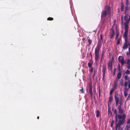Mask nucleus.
I'll return each mask as SVG.
<instances>
[{"instance_id": "nucleus-48", "label": "nucleus", "mask_w": 130, "mask_h": 130, "mask_svg": "<svg viewBox=\"0 0 130 130\" xmlns=\"http://www.w3.org/2000/svg\"><path fill=\"white\" fill-rule=\"evenodd\" d=\"M120 41H119V40H118L117 42V45H118L119 44H120Z\"/></svg>"}, {"instance_id": "nucleus-37", "label": "nucleus", "mask_w": 130, "mask_h": 130, "mask_svg": "<svg viewBox=\"0 0 130 130\" xmlns=\"http://www.w3.org/2000/svg\"><path fill=\"white\" fill-rule=\"evenodd\" d=\"M118 118L119 119H121V118H122V116L121 115H118Z\"/></svg>"}, {"instance_id": "nucleus-5", "label": "nucleus", "mask_w": 130, "mask_h": 130, "mask_svg": "<svg viewBox=\"0 0 130 130\" xmlns=\"http://www.w3.org/2000/svg\"><path fill=\"white\" fill-rule=\"evenodd\" d=\"M118 59L119 61L121 63V66L124 65L125 62L124 61V58L122 56H120L119 57Z\"/></svg>"}, {"instance_id": "nucleus-60", "label": "nucleus", "mask_w": 130, "mask_h": 130, "mask_svg": "<svg viewBox=\"0 0 130 130\" xmlns=\"http://www.w3.org/2000/svg\"><path fill=\"white\" fill-rule=\"evenodd\" d=\"M121 37L119 38L118 40H119V41H120V40H121Z\"/></svg>"}, {"instance_id": "nucleus-21", "label": "nucleus", "mask_w": 130, "mask_h": 130, "mask_svg": "<svg viewBox=\"0 0 130 130\" xmlns=\"http://www.w3.org/2000/svg\"><path fill=\"white\" fill-rule=\"evenodd\" d=\"M89 71L90 72V74H92V72H93V68H91V69L89 70Z\"/></svg>"}, {"instance_id": "nucleus-12", "label": "nucleus", "mask_w": 130, "mask_h": 130, "mask_svg": "<svg viewBox=\"0 0 130 130\" xmlns=\"http://www.w3.org/2000/svg\"><path fill=\"white\" fill-rule=\"evenodd\" d=\"M128 46V43H125L123 44L122 48L124 49H126L127 48Z\"/></svg>"}, {"instance_id": "nucleus-44", "label": "nucleus", "mask_w": 130, "mask_h": 130, "mask_svg": "<svg viewBox=\"0 0 130 130\" xmlns=\"http://www.w3.org/2000/svg\"><path fill=\"white\" fill-rule=\"evenodd\" d=\"M124 86L126 87L127 85V84L126 81L125 82L124 84Z\"/></svg>"}, {"instance_id": "nucleus-25", "label": "nucleus", "mask_w": 130, "mask_h": 130, "mask_svg": "<svg viewBox=\"0 0 130 130\" xmlns=\"http://www.w3.org/2000/svg\"><path fill=\"white\" fill-rule=\"evenodd\" d=\"M126 6H128L129 4V1L128 0H126Z\"/></svg>"}, {"instance_id": "nucleus-51", "label": "nucleus", "mask_w": 130, "mask_h": 130, "mask_svg": "<svg viewBox=\"0 0 130 130\" xmlns=\"http://www.w3.org/2000/svg\"><path fill=\"white\" fill-rule=\"evenodd\" d=\"M130 55V52H127L126 53V55Z\"/></svg>"}, {"instance_id": "nucleus-26", "label": "nucleus", "mask_w": 130, "mask_h": 130, "mask_svg": "<svg viewBox=\"0 0 130 130\" xmlns=\"http://www.w3.org/2000/svg\"><path fill=\"white\" fill-rule=\"evenodd\" d=\"M92 64L91 63H88V66L89 68H92Z\"/></svg>"}, {"instance_id": "nucleus-57", "label": "nucleus", "mask_w": 130, "mask_h": 130, "mask_svg": "<svg viewBox=\"0 0 130 130\" xmlns=\"http://www.w3.org/2000/svg\"><path fill=\"white\" fill-rule=\"evenodd\" d=\"M127 11V10H125V11H124V13H126V12Z\"/></svg>"}, {"instance_id": "nucleus-43", "label": "nucleus", "mask_w": 130, "mask_h": 130, "mask_svg": "<svg viewBox=\"0 0 130 130\" xmlns=\"http://www.w3.org/2000/svg\"><path fill=\"white\" fill-rule=\"evenodd\" d=\"M125 43H127V38H125Z\"/></svg>"}, {"instance_id": "nucleus-54", "label": "nucleus", "mask_w": 130, "mask_h": 130, "mask_svg": "<svg viewBox=\"0 0 130 130\" xmlns=\"http://www.w3.org/2000/svg\"><path fill=\"white\" fill-rule=\"evenodd\" d=\"M127 68L128 69H130V64L129 65H128V66H127Z\"/></svg>"}, {"instance_id": "nucleus-20", "label": "nucleus", "mask_w": 130, "mask_h": 130, "mask_svg": "<svg viewBox=\"0 0 130 130\" xmlns=\"http://www.w3.org/2000/svg\"><path fill=\"white\" fill-rule=\"evenodd\" d=\"M118 123L119 124H120V125H121L123 124V122L122 120H120L119 121Z\"/></svg>"}, {"instance_id": "nucleus-32", "label": "nucleus", "mask_w": 130, "mask_h": 130, "mask_svg": "<svg viewBox=\"0 0 130 130\" xmlns=\"http://www.w3.org/2000/svg\"><path fill=\"white\" fill-rule=\"evenodd\" d=\"M118 69L119 71L120 72L121 71L120 65V64H118Z\"/></svg>"}, {"instance_id": "nucleus-8", "label": "nucleus", "mask_w": 130, "mask_h": 130, "mask_svg": "<svg viewBox=\"0 0 130 130\" xmlns=\"http://www.w3.org/2000/svg\"><path fill=\"white\" fill-rule=\"evenodd\" d=\"M108 66L109 68H110V70H111L112 68V61L110 60L108 63Z\"/></svg>"}, {"instance_id": "nucleus-45", "label": "nucleus", "mask_w": 130, "mask_h": 130, "mask_svg": "<svg viewBox=\"0 0 130 130\" xmlns=\"http://www.w3.org/2000/svg\"><path fill=\"white\" fill-rule=\"evenodd\" d=\"M130 62V60L129 59H127V61L126 63L127 64H129Z\"/></svg>"}, {"instance_id": "nucleus-9", "label": "nucleus", "mask_w": 130, "mask_h": 130, "mask_svg": "<svg viewBox=\"0 0 130 130\" xmlns=\"http://www.w3.org/2000/svg\"><path fill=\"white\" fill-rule=\"evenodd\" d=\"M115 100L116 102V106H117L119 103V98L118 97L116 96V95L114 96Z\"/></svg>"}, {"instance_id": "nucleus-19", "label": "nucleus", "mask_w": 130, "mask_h": 130, "mask_svg": "<svg viewBox=\"0 0 130 130\" xmlns=\"http://www.w3.org/2000/svg\"><path fill=\"white\" fill-rule=\"evenodd\" d=\"M128 23H124V26L125 27V29H128L129 28V26L128 25Z\"/></svg>"}, {"instance_id": "nucleus-30", "label": "nucleus", "mask_w": 130, "mask_h": 130, "mask_svg": "<svg viewBox=\"0 0 130 130\" xmlns=\"http://www.w3.org/2000/svg\"><path fill=\"white\" fill-rule=\"evenodd\" d=\"M114 90L113 89H112L111 90L110 92V95H112L113 92L114 91Z\"/></svg>"}, {"instance_id": "nucleus-1", "label": "nucleus", "mask_w": 130, "mask_h": 130, "mask_svg": "<svg viewBox=\"0 0 130 130\" xmlns=\"http://www.w3.org/2000/svg\"><path fill=\"white\" fill-rule=\"evenodd\" d=\"M110 6L108 5L106 6L105 9L103 10L101 13V19H102L104 17H106V15L108 16V17H109L110 15Z\"/></svg>"}, {"instance_id": "nucleus-64", "label": "nucleus", "mask_w": 130, "mask_h": 130, "mask_svg": "<svg viewBox=\"0 0 130 130\" xmlns=\"http://www.w3.org/2000/svg\"><path fill=\"white\" fill-rule=\"evenodd\" d=\"M128 45H130V42H128Z\"/></svg>"}, {"instance_id": "nucleus-47", "label": "nucleus", "mask_w": 130, "mask_h": 130, "mask_svg": "<svg viewBox=\"0 0 130 130\" xmlns=\"http://www.w3.org/2000/svg\"><path fill=\"white\" fill-rule=\"evenodd\" d=\"M130 123V119L128 120L127 121V124H129Z\"/></svg>"}, {"instance_id": "nucleus-14", "label": "nucleus", "mask_w": 130, "mask_h": 130, "mask_svg": "<svg viewBox=\"0 0 130 130\" xmlns=\"http://www.w3.org/2000/svg\"><path fill=\"white\" fill-rule=\"evenodd\" d=\"M108 114L109 116L111 117L112 115V112L111 110H110L109 108H108Z\"/></svg>"}, {"instance_id": "nucleus-38", "label": "nucleus", "mask_w": 130, "mask_h": 130, "mask_svg": "<svg viewBox=\"0 0 130 130\" xmlns=\"http://www.w3.org/2000/svg\"><path fill=\"white\" fill-rule=\"evenodd\" d=\"M80 90L82 93L84 92V91L83 90V88H82L81 89H80Z\"/></svg>"}, {"instance_id": "nucleus-16", "label": "nucleus", "mask_w": 130, "mask_h": 130, "mask_svg": "<svg viewBox=\"0 0 130 130\" xmlns=\"http://www.w3.org/2000/svg\"><path fill=\"white\" fill-rule=\"evenodd\" d=\"M120 125L118 123H116V129L117 130L118 129V128H119V129H120L121 127Z\"/></svg>"}, {"instance_id": "nucleus-41", "label": "nucleus", "mask_w": 130, "mask_h": 130, "mask_svg": "<svg viewBox=\"0 0 130 130\" xmlns=\"http://www.w3.org/2000/svg\"><path fill=\"white\" fill-rule=\"evenodd\" d=\"M118 121V119H117V115H116V120H115V122L116 123H117Z\"/></svg>"}, {"instance_id": "nucleus-62", "label": "nucleus", "mask_w": 130, "mask_h": 130, "mask_svg": "<svg viewBox=\"0 0 130 130\" xmlns=\"http://www.w3.org/2000/svg\"><path fill=\"white\" fill-rule=\"evenodd\" d=\"M118 38V37H116V39H115L116 40Z\"/></svg>"}, {"instance_id": "nucleus-27", "label": "nucleus", "mask_w": 130, "mask_h": 130, "mask_svg": "<svg viewBox=\"0 0 130 130\" xmlns=\"http://www.w3.org/2000/svg\"><path fill=\"white\" fill-rule=\"evenodd\" d=\"M53 19L52 18L48 17L47 18V20L49 21H52L53 20Z\"/></svg>"}, {"instance_id": "nucleus-53", "label": "nucleus", "mask_w": 130, "mask_h": 130, "mask_svg": "<svg viewBox=\"0 0 130 130\" xmlns=\"http://www.w3.org/2000/svg\"><path fill=\"white\" fill-rule=\"evenodd\" d=\"M130 98V95H129L128 96L127 99V100H129Z\"/></svg>"}, {"instance_id": "nucleus-59", "label": "nucleus", "mask_w": 130, "mask_h": 130, "mask_svg": "<svg viewBox=\"0 0 130 130\" xmlns=\"http://www.w3.org/2000/svg\"><path fill=\"white\" fill-rule=\"evenodd\" d=\"M102 56H104V53H103V52L102 53V55H101Z\"/></svg>"}, {"instance_id": "nucleus-39", "label": "nucleus", "mask_w": 130, "mask_h": 130, "mask_svg": "<svg viewBox=\"0 0 130 130\" xmlns=\"http://www.w3.org/2000/svg\"><path fill=\"white\" fill-rule=\"evenodd\" d=\"M109 102H111V101L112 100V97L111 96H110L109 98Z\"/></svg>"}, {"instance_id": "nucleus-28", "label": "nucleus", "mask_w": 130, "mask_h": 130, "mask_svg": "<svg viewBox=\"0 0 130 130\" xmlns=\"http://www.w3.org/2000/svg\"><path fill=\"white\" fill-rule=\"evenodd\" d=\"M124 96L125 97H126L128 95V93H127V92H126V91H124Z\"/></svg>"}, {"instance_id": "nucleus-34", "label": "nucleus", "mask_w": 130, "mask_h": 130, "mask_svg": "<svg viewBox=\"0 0 130 130\" xmlns=\"http://www.w3.org/2000/svg\"><path fill=\"white\" fill-rule=\"evenodd\" d=\"M124 78L126 80H128L129 79V78L127 75H126L125 76Z\"/></svg>"}, {"instance_id": "nucleus-36", "label": "nucleus", "mask_w": 130, "mask_h": 130, "mask_svg": "<svg viewBox=\"0 0 130 130\" xmlns=\"http://www.w3.org/2000/svg\"><path fill=\"white\" fill-rule=\"evenodd\" d=\"M124 89L125 90L124 91H126V92H127V91H128L129 89L128 88H127L126 87H125L124 88Z\"/></svg>"}, {"instance_id": "nucleus-50", "label": "nucleus", "mask_w": 130, "mask_h": 130, "mask_svg": "<svg viewBox=\"0 0 130 130\" xmlns=\"http://www.w3.org/2000/svg\"><path fill=\"white\" fill-rule=\"evenodd\" d=\"M122 116V118H125V115L124 114V115H123Z\"/></svg>"}, {"instance_id": "nucleus-55", "label": "nucleus", "mask_w": 130, "mask_h": 130, "mask_svg": "<svg viewBox=\"0 0 130 130\" xmlns=\"http://www.w3.org/2000/svg\"><path fill=\"white\" fill-rule=\"evenodd\" d=\"M123 15L121 16V20H123Z\"/></svg>"}, {"instance_id": "nucleus-4", "label": "nucleus", "mask_w": 130, "mask_h": 130, "mask_svg": "<svg viewBox=\"0 0 130 130\" xmlns=\"http://www.w3.org/2000/svg\"><path fill=\"white\" fill-rule=\"evenodd\" d=\"M103 41L102 36L101 34L100 35V39L98 40V44L96 46L101 47L102 45V42Z\"/></svg>"}, {"instance_id": "nucleus-33", "label": "nucleus", "mask_w": 130, "mask_h": 130, "mask_svg": "<svg viewBox=\"0 0 130 130\" xmlns=\"http://www.w3.org/2000/svg\"><path fill=\"white\" fill-rule=\"evenodd\" d=\"M99 97L100 98L101 96V90L99 88Z\"/></svg>"}, {"instance_id": "nucleus-46", "label": "nucleus", "mask_w": 130, "mask_h": 130, "mask_svg": "<svg viewBox=\"0 0 130 130\" xmlns=\"http://www.w3.org/2000/svg\"><path fill=\"white\" fill-rule=\"evenodd\" d=\"M128 29H125V32L128 33Z\"/></svg>"}, {"instance_id": "nucleus-11", "label": "nucleus", "mask_w": 130, "mask_h": 130, "mask_svg": "<svg viewBox=\"0 0 130 130\" xmlns=\"http://www.w3.org/2000/svg\"><path fill=\"white\" fill-rule=\"evenodd\" d=\"M117 82L116 81H114L113 82V89L115 90L116 89L117 87Z\"/></svg>"}, {"instance_id": "nucleus-18", "label": "nucleus", "mask_w": 130, "mask_h": 130, "mask_svg": "<svg viewBox=\"0 0 130 130\" xmlns=\"http://www.w3.org/2000/svg\"><path fill=\"white\" fill-rule=\"evenodd\" d=\"M96 117L97 118L99 117L100 115V112L99 110H97L96 112Z\"/></svg>"}, {"instance_id": "nucleus-24", "label": "nucleus", "mask_w": 130, "mask_h": 130, "mask_svg": "<svg viewBox=\"0 0 130 130\" xmlns=\"http://www.w3.org/2000/svg\"><path fill=\"white\" fill-rule=\"evenodd\" d=\"M117 31H116V37H118L119 35V32L117 31V29H116Z\"/></svg>"}, {"instance_id": "nucleus-23", "label": "nucleus", "mask_w": 130, "mask_h": 130, "mask_svg": "<svg viewBox=\"0 0 130 130\" xmlns=\"http://www.w3.org/2000/svg\"><path fill=\"white\" fill-rule=\"evenodd\" d=\"M127 35H128V33L124 32V37L125 38H127Z\"/></svg>"}, {"instance_id": "nucleus-17", "label": "nucleus", "mask_w": 130, "mask_h": 130, "mask_svg": "<svg viewBox=\"0 0 130 130\" xmlns=\"http://www.w3.org/2000/svg\"><path fill=\"white\" fill-rule=\"evenodd\" d=\"M92 39H91L90 38L88 39V45L90 46L92 43Z\"/></svg>"}, {"instance_id": "nucleus-42", "label": "nucleus", "mask_w": 130, "mask_h": 130, "mask_svg": "<svg viewBox=\"0 0 130 130\" xmlns=\"http://www.w3.org/2000/svg\"><path fill=\"white\" fill-rule=\"evenodd\" d=\"M114 112L115 113L116 115H117V110L116 109H115L114 110Z\"/></svg>"}, {"instance_id": "nucleus-15", "label": "nucleus", "mask_w": 130, "mask_h": 130, "mask_svg": "<svg viewBox=\"0 0 130 130\" xmlns=\"http://www.w3.org/2000/svg\"><path fill=\"white\" fill-rule=\"evenodd\" d=\"M124 20L126 21V22L124 23H128L129 22V20L128 19L126 15H125L124 17Z\"/></svg>"}, {"instance_id": "nucleus-3", "label": "nucleus", "mask_w": 130, "mask_h": 130, "mask_svg": "<svg viewBox=\"0 0 130 130\" xmlns=\"http://www.w3.org/2000/svg\"><path fill=\"white\" fill-rule=\"evenodd\" d=\"M114 25L112 26V28L110 29L109 33V35L111 39H112L115 35L114 30L113 28Z\"/></svg>"}, {"instance_id": "nucleus-31", "label": "nucleus", "mask_w": 130, "mask_h": 130, "mask_svg": "<svg viewBox=\"0 0 130 130\" xmlns=\"http://www.w3.org/2000/svg\"><path fill=\"white\" fill-rule=\"evenodd\" d=\"M130 71L128 70H127L125 72V73L127 74H130Z\"/></svg>"}, {"instance_id": "nucleus-40", "label": "nucleus", "mask_w": 130, "mask_h": 130, "mask_svg": "<svg viewBox=\"0 0 130 130\" xmlns=\"http://www.w3.org/2000/svg\"><path fill=\"white\" fill-rule=\"evenodd\" d=\"M116 68H115L114 69L113 71V75H115V71H116Z\"/></svg>"}, {"instance_id": "nucleus-58", "label": "nucleus", "mask_w": 130, "mask_h": 130, "mask_svg": "<svg viewBox=\"0 0 130 130\" xmlns=\"http://www.w3.org/2000/svg\"><path fill=\"white\" fill-rule=\"evenodd\" d=\"M128 88H130V83H129L128 85Z\"/></svg>"}, {"instance_id": "nucleus-2", "label": "nucleus", "mask_w": 130, "mask_h": 130, "mask_svg": "<svg viewBox=\"0 0 130 130\" xmlns=\"http://www.w3.org/2000/svg\"><path fill=\"white\" fill-rule=\"evenodd\" d=\"M101 47L96 46L95 50V62H96L99 59V52Z\"/></svg>"}, {"instance_id": "nucleus-56", "label": "nucleus", "mask_w": 130, "mask_h": 130, "mask_svg": "<svg viewBox=\"0 0 130 130\" xmlns=\"http://www.w3.org/2000/svg\"><path fill=\"white\" fill-rule=\"evenodd\" d=\"M128 51L130 52V46L128 47Z\"/></svg>"}, {"instance_id": "nucleus-63", "label": "nucleus", "mask_w": 130, "mask_h": 130, "mask_svg": "<svg viewBox=\"0 0 130 130\" xmlns=\"http://www.w3.org/2000/svg\"><path fill=\"white\" fill-rule=\"evenodd\" d=\"M39 118V116H38L37 117V119H38Z\"/></svg>"}, {"instance_id": "nucleus-13", "label": "nucleus", "mask_w": 130, "mask_h": 130, "mask_svg": "<svg viewBox=\"0 0 130 130\" xmlns=\"http://www.w3.org/2000/svg\"><path fill=\"white\" fill-rule=\"evenodd\" d=\"M121 76V72H118L117 74V80L120 79Z\"/></svg>"}, {"instance_id": "nucleus-10", "label": "nucleus", "mask_w": 130, "mask_h": 130, "mask_svg": "<svg viewBox=\"0 0 130 130\" xmlns=\"http://www.w3.org/2000/svg\"><path fill=\"white\" fill-rule=\"evenodd\" d=\"M118 108L119 113H123V110L121 109V105H119V106Z\"/></svg>"}, {"instance_id": "nucleus-49", "label": "nucleus", "mask_w": 130, "mask_h": 130, "mask_svg": "<svg viewBox=\"0 0 130 130\" xmlns=\"http://www.w3.org/2000/svg\"><path fill=\"white\" fill-rule=\"evenodd\" d=\"M128 6H126V7H125V10H127L128 9Z\"/></svg>"}, {"instance_id": "nucleus-22", "label": "nucleus", "mask_w": 130, "mask_h": 130, "mask_svg": "<svg viewBox=\"0 0 130 130\" xmlns=\"http://www.w3.org/2000/svg\"><path fill=\"white\" fill-rule=\"evenodd\" d=\"M121 10L122 11H123L124 9V6L123 4L121 5Z\"/></svg>"}, {"instance_id": "nucleus-61", "label": "nucleus", "mask_w": 130, "mask_h": 130, "mask_svg": "<svg viewBox=\"0 0 130 130\" xmlns=\"http://www.w3.org/2000/svg\"><path fill=\"white\" fill-rule=\"evenodd\" d=\"M120 85H123V83H120Z\"/></svg>"}, {"instance_id": "nucleus-29", "label": "nucleus", "mask_w": 130, "mask_h": 130, "mask_svg": "<svg viewBox=\"0 0 130 130\" xmlns=\"http://www.w3.org/2000/svg\"><path fill=\"white\" fill-rule=\"evenodd\" d=\"M96 71L95 70L93 72V77H94L96 75Z\"/></svg>"}, {"instance_id": "nucleus-52", "label": "nucleus", "mask_w": 130, "mask_h": 130, "mask_svg": "<svg viewBox=\"0 0 130 130\" xmlns=\"http://www.w3.org/2000/svg\"><path fill=\"white\" fill-rule=\"evenodd\" d=\"M104 58V56H101V61H102L103 60V59Z\"/></svg>"}, {"instance_id": "nucleus-35", "label": "nucleus", "mask_w": 130, "mask_h": 130, "mask_svg": "<svg viewBox=\"0 0 130 130\" xmlns=\"http://www.w3.org/2000/svg\"><path fill=\"white\" fill-rule=\"evenodd\" d=\"M114 122V121L113 120L111 122V125H110L111 127H112Z\"/></svg>"}, {"instance_id": "nucleus-7", "label": "nucleus", "mask_w": 130, "mask_h": 130, "mask_svg": "<svg viewBox=\"0 0 130 130\" xmlns=\"http://www.w3.org/2000/svg\"><path fill=\"white\" fill-rule=\"evenodd\" d=\"M102 72L103 73V77L102 79H104L105 74V71L106 69V66L105 65H104L103 66Z\"/></svg>"}, {"instance_id": "nucleus-6", "label": "nucleus", "mask_w": 130, "mask_h": 130, "mask_svg": "<svg viewBox=\"0 0 130 130\" xmlns=\"http://www.w3.org/2000/svg\"><path fill=\"white\" fill-rule=\"evenodd\" d=\"M92 84L91 83H89V92L90 94L91 97H92L93 95V93L92 92Z\"/></svg>"}]
</instances>
